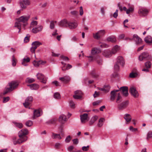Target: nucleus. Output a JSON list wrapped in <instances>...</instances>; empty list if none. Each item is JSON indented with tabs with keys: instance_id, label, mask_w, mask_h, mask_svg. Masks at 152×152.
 Wrapping results in <instances>:
<instances>
[{
	"instance_id": "obj_1",
	"label": "nucleus",
	"mask_w": 152,
	"mask_h": 152,
	"mask_svg": "<svg viewBox=\"0 0 152 152\" xmlns=\"http://www.w3.org/2000/svg\"><path fill=\"white\" fill-rule=\"evenodd\" d=\"M28 133V130L26 129H24L20 131L18 133L19 138L17 139L16 137L13 138V142L14 145L17 144H20L26 141L27 140V137L26 135Z\"/></svg>"
},
{
	"instance_id": "obj_2",
	"label": "nucleus",
	"mask_w": 152,
	"mask_h": 152,
	"mask_svg": "<svg viewBox=\"0 0 152 152\" xmlns=\"http://www.w3.org/2000/svg\"><path fill=\"white\" fill-rule=\"evenodd\" d=\"M30 17V15H23L17 19V22L15 23L14 26L17 27L19 29L18 33L20 31L22 26L24 29H25V27L28 25L27 21Z\"/></svg>"
},
{
	"instance_id": "obj_3",
	"label": "nucleus",
	"mask_w": 152,
	"mask_h": 152,
	"mask_svg": "<svg viewBox=\"0 0 152 152\" xmlns=\"http://www.w3.org/2000/svg\"><path fill=\"white\" fill-rule=\"evenodd\" d=\"M125 64L124 58L121 56H118L117 58L116 62L114 66V69L115 71H117L119 69V66H123Z\"/></svg>"
},
{
	"instance_id": "obj_4",
	"label": "nucleus",
	"mask_w": 152,
	"mask_h": 152,
	"mask_svg": "<svg viewBox=\"0 0 152 152\" xmlns=\"http://www.w3.org/2000/svg\"><path fill=\"white\" fill-rule=\"evenodd\" d=\"M30 4L29 0H20L19 1V4L20 8L22 9H25L27 7V6Z\"/></svg>"
},
{
	"instance_id": "obj_5",
	"label": "nucleus",
	"mask_w": 152,
	"mask_h": 152,
	"mask_svg": "<svg viewBox=\"0 0 152 152\" xmlns=\"http://www.w3.org/2000/svg\"><path fill=\"white\" fill-rule=\"evenodd\" d=\"M105 33V31L104 30H102L99 31L95 34H93L94 38L96 39H99L102 36L104 35Z\"/></svg>"
},
{
	"instance_id": "obj_6",
	"label": "nucleus",
	"mask_w": 152,
	"mask_h": 152,
	"mask_svg": "<svg viewBox=\"0 0 152 152\" xmlns=\"http://www.w3.org/2000/svg\"><path fill=\"white\" fill-rule=\"evenodd\" d=\"M37 79L40 80L41 82L44 83H46L47 78L43 74L38 73L36 75Z\"/></svg>"
},
{
	"instance_id": "obj_7",
	"label": "nucleus",
	"mask_w": 152,
	"mask_h": 152,
	"mask_svg": "<svg viewBox=\"0 0 152 152\" xmlns=\"http://www.w3.org/2000/svg\"><path fill=\"white\" fill-rule=\"evenodd\" d=\"M149 58V53L147 52L142 53L139 56V59L140 61H142L147 59Z\"/></svg>"
},
{
	"instance_id": "obj_8",
	"label": "nucleus",
	"mask_w": 152,
	"mask_h": 152,
	"mask_svg": "<svg viewBox=\"0 0 152 152\" xmlns=\"http://www.w3.org/2000/svg\"><path fill=\"white\" fill-rule=\"evenodd\" d=\"M129 92L134 97H137L138 96V92L137 91L135 87L133 86H132L130 87Z\"/></svg>"
},
{
	"instance_id": "obj_9",
	"label": "nucleus",
	"mask_w": 152,
	"mask_h": 152,
	"mask_svg": "<svg viewBox=\"0 0 152 152\" xmlns=\"http://www.w3.org/2000/svg\"><path fill=\"white\" fill-rule=\"evenodd\" d=\"M148 13V10L145 8H140L138 11V13L140 16H145L147 15Z\"/></svg>"
},
{
	"instance_id": "obj_10",
	"label": "nucleus",
	"mask_w": 152,
	"mask_h": 152,
	"mask_svg": "<svg viewBox=\"0 0 152 152\" xmlns=\"http://www.w3.org/2000/svg\"><path fill=\"white\" fill-rule=\"evenodd\" d=\"M81 121L82 123H85L88 121L89 118L87 113H84L80 115Z\"/></svg>"
},
{
	"instance_id": "obj_11",
	"label": "nucleus",
	"mask_w": 152,
	"mask_h": 152,
	"mask_svg": "<svg viewBox=\"0 0 152 152\" xmlns=\"http://www.w3.org/2000/svg\"><path fill=\"white\" fill-rule=\"evenodd\" d=\"M33 97L32 96H28L26 99L25 103H23V105L26 108H28L29 105L33 101Z\"/></svg>"
},
{
	"instance_id": "obj_12",
	"label": "nucleus",
	"mask_w": 152,
	"mask_h": 152,
	"mask_svg": "<svg viewBox=\"0 0 152 152\" xmlns=\"http://www.w3.org/2000/svg\"><path fill=\"white\" fill-rule=\"evenodd\" d=\"M69 22L66 19H64L58 22V24L59 26L61 27H67Z\"/></svg>"
},
{
	"instance_id": "obj_13",
	"label": "nucleus",
	"mask_w": 152,
	"mask_h": 152,
	"mask_svg": "<svg viewBox=\"0 0 152 152\" xmlns=\"http://www.w3.org/2000/svg\"><path fill=\"white\" fill-rule=\"evenodd\" d=\"M133 39L135 41L137 45L141 44L142 42V39L140 38L137 35L135 34L133 35Z\"/></svg>"
},
{
	"instance_id": "obj_14",
	"label": "nucleus",
	"mask_w": 152,
	"mask_h": 152,
	"mask_svg": "<svg viewBox=\"0 0 152 152\" xmlns=\"http://www.w3.org/2000/svg\"><path fill=\"white\" fill-rule=\"evenodd\" d=\"M42 114V112L40 109L35 110L34 112V116L33 119H35V117H37L40 116Z\"/></svg>"
},
{
	"instance_id": "obj_15",
	"label": "nucleus",
	"mask_w": 152,
	"mask_h": 152,
	"mask_svg": "<svg viewBox=\"0 0 152 152\" xmlns=\"http://www.w3.org/2000/svg\"><path fill=\"white\" fill-rule=\"evenodd\" d=\"M120 89L121 91L122 92L124 96H128V93L127 87L123 86L121 87Z\"/></svg>"
},
{
	"instance_id": "obj_16",
	"label": "nucleus",
	"mask_w": 152,
	"mask_h": 152,
	"mask_svg": "<svg viewBox=\"0 0 152 152\" xmlns=\"http://www.w3.org/2000/svg\"><path fill=\"white\" fill-rule=\"evenodd\" d=\"M43 26L41 25L37 27L33 28L32 29V32L34 33H37L41 31L43 29Z\"/></svg>"
},
{
	"instance_id": "obj_17",
	"label": "nucleus",
	"mask_w": 152,
	"mask_h": 152,
	"mask_svg": "<svg viewBox=\"0 0 152 152\" xmlns=\"http://www.w3.org/2000/svg\"><path fill=\"white\" fill-rule=\"evenodd\" d=\"M67 121L66 116L64 114L61 115L59 118V121L61 124L64 123Z\"/></svg>"
},
{
	"instance_id": "obj_18",
	"label": "nucleus",
	"mask_w": 152,
	"mask_h": 152,
	"mask_svg": "<svg viewBox=\"0 0 152 152\" xmlns=\"http://www.w3.org/2000/svg\"><path fill=\"white\" fill-rule=\"evenodd\" d=\"M128 104L127 101L123 102L118 105V108L119 110H123L126 108Z\"/></svg>"
},
{
	"instance_id": "obj_19",
	"label": "nucleus",
	"mask_w": 152,
	"mask_h": 152,
	"mask_svg": "<svg viewBox=\"0 0 152 152\" xmlns=\"http://www.w3.org/2000/svg\"><path fill=\"white\" fill-rule=\"evenodd\" d=\"M112 54L111 51V52L108 50H104L102 53L103 55L107 58L110 57Z\"/></svg>"
},
{
	"instance_id": "obj_20",
	"label": "nucleus",
	"mask_w": 152,
	"mask_h": 152,
	"mask_svg": "<svg viewBox=\"0 0 152 152\" xmlns=\"http://www.w3.org/2000/svg\"><path fill=\"white\" fill-rule=\"evenodd\" d=\"M59 80L64 83H66L70 81V78L68 76H65L64 77H60Z\"/></svg>"
},
{
	"instance_id": "obj_21",
	"label": "nucleus",
	"mask_w": 152,
	"mask_h": 152,
	"mask_svg": "<svg viewBox=\"0 0 152 152\" xmlns=\"http://www.w3.org/2000/svg\"><path fill=\"white\" fill-rule=\"evenodd\" d=\"M46 63L45 61L40 60L38 61H34L33 62V64L36 67H38L40 64L43 65Z\"/></svg>"
},
{
	"instance_id": "obj_22",
	"label": "nucleus",
	"mask_w": 152,
	"mask_h": 152,
	"mask_svg": "<svg viewBox=\"0 0 152 152\" xmlns=\"http://www.w3.org/2000/svg\"><path fill=\"white\" fill-rule=\"evenodd\" d=\"M77 26V23L75 22H69L68 26L70 29H74Z\"/></svg>"
},
{
	"instance_id": "obj_23",
	"label": "nucleus",
	"mask_w": 152,
	"mask_h": 152,
	"mask_svg": "<svg viewBox=\"0 0 152 152\" xmlns=\"http://www.w3.org/2000/svg\"><path fill=\"white\" fill-rule=\"evenodd\" d=\"M18 85L17 82L15 81H12L9 84L10 86L9 88H11V90L12 91L18 86Z\"/></svg>"
},
{
	"instance_id": "obj_24",
	"label": "nucleus",
	"mask_w": 152,
	"mask_h": 152,
	"mask_svg": "<svg viewBox=\"0 0 152 152\" xmlns=\"http://www.w3.org/2000/svg\"><path fill=\"white\" fill-rule=\"evenodd\" d=\"M27 86H29L30 89L32 90H36L39 88V86L36 83H34L31 85H27Z\"/></svg>"
},
{
	"instance_id": "obj_25",
	"label": "nucleus",
	"mask_w": 152,
	"mask_h": 152,
	"mask_svg": "<svg viewBox=\"0 0 152 152\" xmlns=\"http://www.w3.org/2000/svg\"><path fill=\"white\" fill-rule=\"evenodd\" d=\"M98 117L95 115L92 117L89 122V124L90 126L92 125L97 120Z\"/></svg>"
},
{
	"instance_id": "obj_26",
	"label": "nucleus",
	"mask_w": 152,
	"mask_h": 152,
	"mask_svg": "<svg viewBox=\"0 0 152 152\" xmlns=\"http://www.w3.org/2000/svg\"><path fill=\"white\" fill-rule=\"evenodd\" d=\"M120 50V47L117 45L114 46L112 49L111 53L113 54L116 53Z\"/></svg>"
},
{
	"instance_id": "obj_27",
	"label": "nucleus",
	"mask_w": 152,
	"mask_h": 152,
	"mask_svg": "<svg viewBox=\"0 0 152 152\" xmlns=\"http://www.w3.org/2000/svg\"><path fill=\"white\" fill-rule=\"evenodd\" d=\"M51 137L53 139H57L58 140H61L62 138L59 134H56L52 133L51 135Z\"/></svg>"
},
{
	"instance_id": "obj_28",
	"label": "nucleus",
	"mask_w": 152,
	"mask_h": 152,
	"mask_svg": "<svg viewBox=\"0 0 152 152\" xmlns=\"http://www.w3.org/2000/svg\"><path fill=\"white\" fill-rule=\"evenodd\" d=\"M101 50L99 49L96 48H94L92 49L91 51V54L92 55H95L100 53Z\"/></svg>"
},
{
	"instance_id": "obj_29",
	"label": "nucleus",
	"mask_w": 152,
	"mask_h": 152,
	"mask_svg": "<svg viewBox=\"0 0 152 152\" xmlns=\"http://www.w3.org/2000/svg\"><path fill=\"white\" fill-rule=\"evenodd\" d=\"M107 40L108 42L114 43L116 42V39L114 36H111L107 38Z\"/></svg>"
},
{
	"instance_id": "obj_30",
	"label": "nucleus",
	"mask_w": 152,
	"mask_h": 152,
	"mask_svg": "<svg viewBox=\"0 0 152 152\" xmlns=\"http://www.w3.org/2000/svg\"><path fill=\"white\" fill-rule=\"evenodd\" d=\"M124 118L127 122H129L132 119L131 115L128 114H126L124 116Z\"/></svg>"
},
{
	"instance_id": "obj_31",
	"label": "nucleus",
	"mask_w": 152,
	"mask_h": 152,
	"mask_svg": "<svg viewBox=\"0 0 152 152\" xmlns=\"http://www.w3.org/2000/svg\"><path fill=\"white\" fill-rule=\"evenodd\" d=\"M145 42L147 43H152V39L151 36L148 35L146 37L145 39Z\"/></svg>"
},
{
	"instance_id": "obj_32",
	"label": "nucleus",
	"mask_w": 152,
	"mask_h": 152,
	"mask_svg": "<svg viewBox=\"0 0 152 152\" xmlns=\"http://www.w3.org/2000/svg\"><path fill=\"white\" fill-rule=\"evenodd\" d=\"M105 119L104 118H101L99 121L98 123L97 124V126L99 127H101L103 125V122L104 121Z\"/></svg>"
},
{
	"instance_id": "obj_33",
	"label": "nucleus",
	"mask_w": 152,
	"mask_h": 152,
	"mask_svg": "<svg viewBox=\"0 0 152 152\" xmlns=\"http://www.w3.org/2000/svg\"><path fill=\"white\" fill-rule=\"evenodd\" d=\"M61 63L64 65V66L62 68V70L63 71H64L72 67V66L71 65H70L69 64H68L67 66H66V68H65V65L66 64L64 63L63 62H62Z\"/></svg>"
},
{
	"instance_id": "obj_34",
	"label": "nucleus",
	"mask_w": 152,
	"mask_h": 152,
	"mask_svg": "<svg viewBox=\"0 0 152 152\" xmlns=\"http://www.w3.org/2000/svg\"><path fill=\"white\" fill-rule=\"evenodd\" d=\"M117 93H115L114 91H112L110 93V99L111 101H114L115 99V97L118 95Z\"/></svg>"
},
{
	"instance_id": "obj_35",
	"label": "nucleus",
	"mask_w": 152,
	"mask_h": 152,
	"mask_svg": "<svg viewBox=\"0 0 152 152\" xmlns=\"http://www.w3.org/2000/svg\"><path fill=\"white\" fill-rule=\"evenodd\" d=\"M15 126L20 129L22 128L23 127V125L21 123H18L16 121L13 122Z\"/></svg>"
},
{
	"instance_id": "obj_36",
	"label": "nucleus",
	"mask_w": 152,
	"mask_h": 152,
	"mask_svg": "<svg viewBox=\"0 0 152 152\" xmlns=\"http://www.w3.org/2000/svg\"><path fill=\"white\" fill-rule=\"evenodd\" d=\"M35 81L34 79L33 78H31L30 77L27 78L25 82L26 83H30L34 82Z\"/></svg>"
},
{
	"instance_id": "obj_37",
	"label": "nucleus",
	"mask_w": 152,
	"mask_h": 152,
	"mask_svg": "<svg viewBox=\"0 0 152 152\" xmlns=\"http://www.w3.org/2000/svg\"><path fill=\"white\" fill-rule=\"evenodd\" d=\"M91 74L93 77L96 78L98 77L99 75V74L96 73L94 70L91 72Z\"/></svg>"
},
{
	"instance_id": "obj_38",
	"label": "nucleus",
	"mask_w": 152,
	"mask_h": 152,
	"mask_svg": "<svg viewBox=\"0 0 152 152\" xmlns=\"http://www.w3.org/2000/svg\"><path fill=\"white\" fill-rule=\"evenodd\" d=\"M38 24V22L36 21L33 20L30 23V28H33L35 26L37 25Z\"/></svg>"
},
{
	"instance_id": "obj_39",
	"label": "nucleus",
	"mask_w": 152,
	"mask_h": 152,
	"mask_svg": "<svg viewBox=\"0 0 152 152\" xmlns=\"http://www.w3.org/2000/svg\"><path fill=\"white\" fill-rule=\"evenodd\" d=\"M32 43L33 44V45H34L35 46H36L37 48L42 45V43L38 41H36L34 42H32Z\"/></svg>"
},
{
	"instance_id": "obj_40",
	"label": "nucleus",
	"mask_w": 152,
	"mask_h": 152,
	"mask_svg": "<svg viewBox=\"0 0 152 152\" xmlns=\"http://www.w3.org/2000/svg\"><path fill=\"white\" fill-rule=\"evenodd\" d=\"M57 121V119L56 118H52L51 120L48 121L47 122V123L48 124H53Z\"/></svg>"
},
{
	"instance_id": "obj_41",
	"label": "nucleus",
	"mask_w": 152,
	"mask_h": 152,
	"mask_svg": "<svg viewBox=\"0 0 152 152\" xmlns=\"http://www.w3.org/2000/svg\"><path fill=\"white\" fill-rule=\"evenodd\" d=\"M33 124V122L30 120H29L27 121L26 123V125L28 127L31 126Z\"/></svg>"
},
{
	"instance_id": "obj_42",
	"label": "nucleus",
	"mask_w": 152,
	"mask_h": 152,
	"mask_svg": "<svg viewBox=\"0 0 152 152\" xmlns=\"http://www.w3.org/2000/svg\"><path fill=\"white\" fill-rule=\"evenodd\" d=\"M145 65L146 68H150L151 65V63L150 61H147L145 63Z\"/></svg>"
},
{
	"instance_id": "obj_43",
	"label": "nucleus",
	"mask_w": 152,
	"mask_h": 152,
	"mask_svg": "<svg viewBox=\"0 0 152 152\" xmlns=\"http://www.w3.org/2000/svg\"><path fill=\"white\" fill-rule=\"evenodd\" d=\"M37 48L36 46H35L34 45H33V44H32V47L31 48L30 50L31 51L32 53H34L35 50Z\"/></svg>"
},
{
	"instance_id": "obj_44",
	"label": "nucleus",
	"mask_w": 152,
	"mask_h": 152,
	"mask_svg": "<svg viewBox=\"0 0 152 152\" xmlns=\"http://www.w3.org/2000/svg\"><path fill=\"white\" fill-rule=\"evenodd\" d=\"M12 65L13 66H15L16 65V59L15 58L14 56H12Z\"/></svg>"
},
{
	"instance_id": "obj_45",
	"label": "nucleus",
	"mask_w": 152,
	"mask_h": 152,
	"mask_svg": "<svg viewBox=\"0 0 152 152\" xmlns=\"http://www.w3.org/2000/svg\"><path fill=\"white\" fill-rule=\"evenodd\" d=\"M104 92L106 93L108 92L110 90V87L108 86H105L104 87Z\"/></svg>"
},
{
	"instance_id": "obj_46",
	"label": "nucleus",
	"mask_w": 152,
	"mask_h": 152,
	"mask_svg": "<svg viewBox=\"0 0 152 152\" xmlns=\"http://www.w3.org/2000/svg\"><path fill=\"white\" fill-rule=\"evenodd\" d=\"M11 88H10L6 87L5 88L4 91L3 93V94L5 95V94L7 93L8 92H9V91H12L11 90Z\"/></svg>"
},
{
	"instance_id": "obj_47",
	"label": "nucleus",
	"mask_w": 152,
	"mask_h": 152,
	"mask_svg": "<svg viewBox=\"0 0 152 152\" xmlns=\"http://www.w3.org/2000/svg\"><path fill=\"white\" fill-rule=\"evenodd\" d=\"M69 104L70 107L72 108H74L75 107V104L72 101L70 100V101Z\"/></svg>"
},
{
	"instance_id": "obj_48",
	"label": "nucleus",
	"mask_w": 152,
	"mask_h": 152,
	"mask_svg": "<svg viewBox=\"0 0 152 152\" xmlns=\"http://www.w3.org/2000/svg\"><path fill=\"white\" fill-rule=\"evenodd\" d=\"M56 21L51 22L50 26V28L51 29H53L54 27L55 23H56Z\"/></svg>"
},
{
	"instance_id": "obj_49",
	"label": "nucleus",
	"mask_w": 152,
	"mask_h": 152,
	"mask_svg": "<svg viewBox=\"0 0 152 152\" xmlns=\"http://www.w3.org/2000/svg\"><path fill=\"white\" fill-rule=\"evenodd\" d=\"M96 60L98 64L100 65V64H102V60L99 57H98L96 58Z\"/></svg>"
},
{
	"instance_id": "obj_50",
	"label": "nucleus",
	"mask_w": 152,
	"mask_h": 152,
	"mask_svg": "<svg viewBox=\"0 0 152 152\" xmlns=\"http://www.w3.org/2000/svg\"><path fill=\"white\" fill-rule=\"evenodd\" d=\"M54 97L56 99H59L60 98V95L58 93H55L54 95Z\"/></svg>"
},
{
	"instance_id": "obj_51",
	"label": "nucleus",
	"mask_w": 152,
	"mask_h": 152,
	"mask_svg": "<svg viewBox=\"0 0 152 152\" xmlns=\"http://www.w3.org/2000/svg\"><path fill=\"white\" fill-rule=\"evenodd\" d=\"M137 75V74L136 73L132 72L130 73L129 76L130 77L134 78L136 77Z\"/></svg>"
},
{
	"instance_id": "obj_52",
	"label": "nucleus",
	"mask_w": 152,
	"mask_h": 152,
	"mask_svg": "<svg viewBox=\"0 0 152 152\" xmlns=\"http://www.w3.org/2000/svg\"><path fill=\"white\" fill-rule=\"evenodd\" d=\"M71 139V138L70 135L67 136L65 140V142L66 143H69Z\"/></svg>"
},
{
	"instance_id": "obj_53",
	"label": "nucleus",
	"mask_w": 152,
	"mask_h": 152,
	"mask_svg": "<svg viewBox=\"0 0 152 152\" xmlns=\"http://www.w3.org/2000/svg\"><path fill=\"white\" fill-rule=\"evenodd\" d=\"M82 95H77L75 94L73 95V97L75 99H80L82 97Z\"/></svg>"
},
{
	"instance_id": "obj_54",
	"label": "nucleus",
	"mask_w": 152,
	"mask_h": 152,
	"mask_svg": "<svg viewBox=\"0 0 152 152\" xmlns=\"http://www.w3.org/2000/svg\"><path fill=\"white\" fill-rule=\"evenodd\" d=\"M74 148V147L73 145H71L69 146L68 148V150L69 152H72Z\"/></svg>"
},
{
	"instance_id": "obj_55",
	"label": "nucleus",
	"mask_w": 152,
	"mask_h": 152,
	"mask_svg": "<svg viewBox=\"0 0 152 152\" xmlns=\"http://www.w3.org/2000/svg\"><path fill=\"white\" fill-rule=\"evenodd\" d=\"M129 130L132 132H134L137 131V128H134L132 126H130L129 128Z\"/></svg>"
},
{
	"instance_id": "obj_56",
	"label": "nucleus",
	"mask_w": 152,
	"mask_h": 152,
	"mask_svg": "<svg viewBox=\"0 0 152 152\" xmlns=\"http://www.w3.org/2000/svg\"><path fill=\"white\" fill-rule=\"evenodd\" d=\"M147 139L148 140L149 138L152 137V132H149L147 134Z\"/></svg>"
},
{
	"instance_id": "obj_57",
	"label": "nucleus",
	"mask_w": 152,
	"mask_h": 152,
	"mask_svg": "<svg viewBox=\"0 0 152 152\" xmlns=\"http://www.w3.org/2000/svg\"><path fill=\"white\" fill-rule=\"evenodd\" d=\"M101 100H98L95 101L93 103V105L94 106L98 105L101 102Z\"/></svg>"
},
{
	"instance_id": "obj_58",
	"label": "nucleus",
	"mask_w": 152,
	"mask_h": 152,
	"mask_svg": "<svg viewBox=\"0 0 152 152\" xmlns=\"http://www.w3.org/2000/svg\"><path fill=\"white\" fill-rule=\"evenodd\" d=\"M61 58L65 61H68L69 59V58L63 55H62L61 56Z\"/></svg>"
},
{
	"instance_id": "obj_59",
	"label": "nucleus",
	"mask_w": 152,
	"mask_h": 152,
	"mask_svg": "<svg viewBox=\"0 0 152 152\" xmlns=\"http://www.w3.org/2000/svg\"><path fill=\"white\" fill-rule=\"evenodd\" d=\"M10 99V97L8 96L3 98V102L6 103L8 102Z\"/></svg>"
},
{
	"instance_id": "obj_60",
	"label": "nucleus",
	"mask_w": 152,
	"mask_h": 152,
	"mask_svg": "<svg viewBox=\"0 0 152 152\" xmlns=\"http://www.w3.org/2000/svg\"><path fill=\"white\" fill-rule=\"evenodd\" d=\"M30 60V58L29 57H26V58H24L23 59L22 61L28 63L29 62Z\"/></svg>"
},
{
	"instance_id": "obj_61",
	"label": "nucleus",
	"mask_w": 152,
	"mask_h": 152,
	"mask_svg": "<svg viewBox=\"0 0 152 152\" xmlns=\"http://www.w3.org/2000/svg\"><path fill=\"white\" fill-rule=\"evenodd\" d=\"M133 10V9L132 7H130L126 10V13L127 14H129L130 12H132Z\"/></svg>"
},
{
	"instance_id": "obj_62",
	"label": "nucleus",
	"mask_w": 152,
	"mask_h": 152,
	"mask_svg": "<svg viewBox=\"0 0 152 152\" xmlns=\"http://www.w3.org/2000/svg\"><path fill=\"white\" fill-rule=\"evenodd\" d=\"M61 143H56L55 145V148L56 149L59 148L61 146Z\"/></svg>"
},
{
	"instance_id": "obj_63",
	"label": "nucleus",
	"mask_w": 152,
	"mask_h": 152,
	"mask_svg": "<svg viewBox=\"0 0 152 152\" xmlns=\"http://www.w3.org/2000/svg\"><path fill=\"white\" fill-rule=\"evenodd\" d=\"M89 148V146L88 145L87 146H83L82 148V149L83 151H87Z\"/></svg>"
},
{
	"instance_id": "obj_64",
	"label": "nucleus",
	"mask_w": 152,
	"mask_h": 152,
	"mask_svg": "<svg viewBox=\"0 0 152 152\" xmlns=\"http://www.w3.org/2000/svg\"><path fill=\"white\" fill-rule=\"evenodd\" d=\"M75 94L77 95H82V93L81 91L77 90L75 92Z\"/></svg>"
}]
</instances>
